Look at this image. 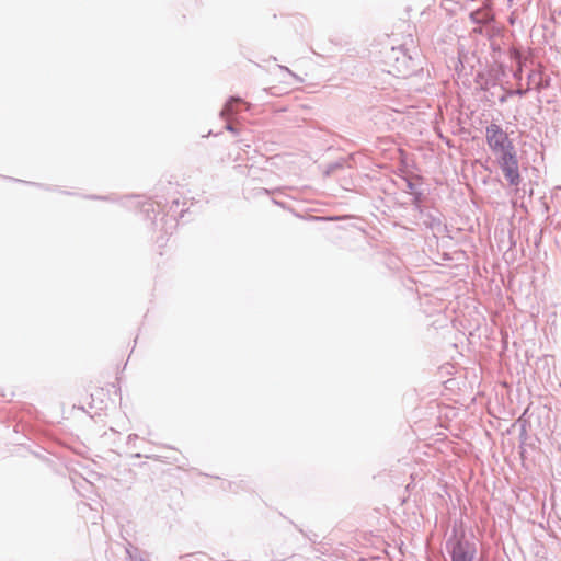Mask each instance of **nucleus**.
Listing matches in <instances>:
<instances>
[{
	"label": "nucleus",
	"mask_w": 561,
	"mask_h": 561,
	"mask_svg": "<svg viewBox=\"0 0 561 561\" xmlns=\"http://www.w3.org/2000/svg\"><path fill=\"white\" fill-rule=\"evenodd\" d=\"M485 139L489 148L496 157L515 150L508 135L497 124H491L486 127Z\"/></svg>",
	"instance_id": "obj_1"
},
{
	"label": "nucleus",
	"mask_w": 561,
	"mask_h": 561,
	"mask_svg": "<svg viewBox=\"0 0 561 561\" xmlns=\"http://www.w3.org/2000/svg\"><path fill=\"white\" fill-rule=\"evenodd\" d=\"M496 162L501 168L505 179L511 185L517 186L520 182V174L518 169V159L516 151L513 150L507 153L496 157Z\"/></svg>",
	"instance_id": "obj_2"
},
{
	"label": "nucleus",
	"mask_w": 561,
	"mask_h": 561,
	"mask_svg": "<svg viewBox=\"0 0 561 561\" xmlns=\"http://www.w3.org/2000/svg\"><path fill=\"white\" fill-rule=\"evenodd\" d=\"M474 549L468 545L457 543L453 550V561H472Z\"/></svg>",
	"instance_id": "obj_3"
}]
</instances>
